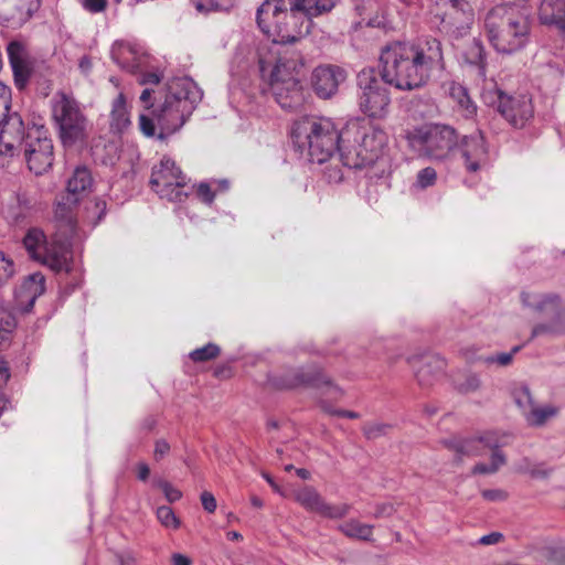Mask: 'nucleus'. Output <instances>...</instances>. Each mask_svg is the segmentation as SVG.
Listing matches in <instances>:
<instances>
[{"instance_id": "f257e3e1", "label": "nucleus", "mask_w": 565, "mask_h": 565, "mask_svg": "<svg viewBox=\"0 0 565 565\" xmlns=\"http://www.w3.org/2000/svg\"><path fill=\"white\" fill-rule=\"evenodd\" d=\"M446 70L443 42L424 35L415 41H393L380 53V70L365 67L356 75L360 110L372 118H383L391 104L390 85L397 90L424 88L436 73Z\"/></svg>"}, {"instance_id": "f03ea898", "label": "nucleus", "mask_w": 565, "mask_h": 565, "mask_svg": "<svg viewBox=\"0 0 565 565\" xmlns=\"http://www.w3.org/2000/svg\"><path fill=\"white\" fill-rule=\"evenodd\" d=\"M202 97V90L190 77L172 78L164 102L153 111L154 119L145 114L139 116L140 131L146 137L164 140L185 124Z\"/></svg>"}, {"instance_id": "7ed1b4c3", "label": "nucleus", "mask_w": 565, "mask_h": 565, "mask_svg": "<svg viewBox=\"0 0 565 565\" xmlns=\"http://www.w3.org/2000/svg\"><path fill=\"white\" fill-rule=\"evenodd\" d=\"M531 11L516 3H502L491 8L484 17L486 35L492 47L501 54H514L530 43Z\"/></svg>"}, {"instance_id": "20e7f679", "label": "nucleus", "mask_w": 565, "mask_h": 565, "mask_svg": "<svg viewBox=\"0 0 565 565\" xmlns=\"http://www.w3.org/2000/svg\"><path fill=\"white\" fill-rule=\"evenodd\" d=\"M344 130L339 132L328 118L305 116L294 122L291 139L309 162L322 164L343 148Z\"/></svg>"}, {"instance_id": "39448f33", "label": "nucleus", "mask_w": 565, "mask_h": 565, "mask_svg": "<svg viewBox=\"0 0 565 565\" xmlns=\"http://www.w3.org/2000/svg\"><path fill=\"white\" fill-rule=\"evenodd\" d=\"M299 4L296 0H265L256 12L259 30L274 43L297 42L307 21Z\"/></svg>"}, {"instance_id": "423d86ee", "label": "nucleus", "mask_w": 565, "mask_h": 565, "mask_svg": "<svg viewBox=\"0 0 565 565\" xmlns=\"http://www.w3.org/2000/svg\"><path fill=\"white\" fill-rule=\"evenodd\" d=\"M386 141V134L382 129L352 122L344 129L339 160L349 169L370 167L379 160Z\"/></svg>"}, {"instance_id": "0eeeda50", "label": "nucleus", "mask_w": 565, "mask_h": 565, "mask_svg": "<svg viewBox=\"0 0 565 565\" xmlns=\"http://www.w3.org/2000/svg\"><path fill=\"white\" fill-rule=\"evenodd\" d=\"M475 21V10L468 0H436L429 11V28L451 42L466 38Z\"/></svg>"}, {"instance_id": "6e6552de", "label": "nucleus", "mask_w": 565, "mask_h": 565, "mask_svg": "<svg viewBox=\"0 0 565 565\" xmlns=\"http://www.w3.org/2000/svg\"><path fill=\"white\" fill-rule=\"evenodd\" d=\"M459 137L458 131L446 124H425L407 136L409 143L420 156L439 162L452 158L459 145Z\"/></svg>"}, {"instance_id": "1a4fd4ad", "label": "nucleus", "mask_w": 565, "mask_h": 565, "mask_svg": "<svg viewBox=\"0 0 565 565\" xmlns=\"http://www.w3.org/2000/svg\"><path fill=\"white\" fill-rule=\"evenodd\" d=\"M302 67L297 60L279 58L270 73L269 89L282 109L295 110L305 103Z\"/></svg>"}, {"instance_id": "9d476101", "label": "nucleus", "mask_w": 565, "mask_h": 565, "mask_svg": "<svg viewBox=\"0 0 565 565\" xmlns=\"http://www.w3.org/2000/svg\"><path fill=\"white\" fill-rule=\"evenodd\" d=\"M52 118L64 147L84 142L88 120L79 103L71 95L58 92L52 98Z\"/></svg>"}, {"instance_id": "9b49d317", "label": "nucleus", "mask_w": 565, "mask_h": 565, "mask_svg": "<svg viewBox=\"0 0 565 565\" xmlns=\"http://www.w3.org/2000/svg\"><path fill=\"white\" fill-rule=\"evenodd\" d=\"M523 307L533 310L540 316L551 317L550 321L536 323L531 332V340L537 337L556 338L565 334V305L554 294L521 292Z\"/></svg>"}, {"instance_id": "f8f14e48", "label": "nucleus", "mask_w": 565, "mask_h": 565, "mask_svg": "<svg viewBox=\"0 0 565 565\" xmlns=\"http://www.w3.org/2000/svg\"><path fill=\"white\" fill-rule=\"evenodd\" d=\"M271 384L279 390H291L299 386L311 387L318 390L322 396L333 401H339L343 396L342 388L320 367L316 366L286 371L280 375L274 376Z\"/></svg>"}, {"instance_id": "ddd939ff", "label": "nucleus", "mask_w": 565, "mask_h": 565, "mask_svg": "<svg viewBox=\"0 0 565 565\" xmlns=\"http://www.w3.org/2000/svg\"><path fill=\"white\" fill-rule=\"evenodd\" d=\"M21 143L24 147V158L30 171L36 175L45 173L53 164V141L49 130L43 126H33L28 129L22 139L14 141V146Z\"/></svg>"}, {"instance_id": "4468645a", "label": "nucleus", "mask_w": 565, "mask_h": 565, "mask_svg": "<svg viewBox=\"0 0 565 565\" xmlns=\"http://www.w3.org/2000/svg\"><path fill=\"white\" fill-rule=\"evenodd\" d=\"M11 88L0 82V154L12 156L14 141L22 139L24 124L19 113L11 111Z\"/></svg>"}, {"instance_id": "2eb2a0df", "label": "nucleus", "mask_w": 565, "mask_h": 565, "mask_svg": "<svg viewBox=\"0 0 565 565\" xmlns=\"http://www.w3.org/2000/svg\"><path fill=\"white\" fill-rule=\"evenodd\" d=\"M498 113L514 128H524L534 117L532 97L527 94L510 95L495 89Z\"/></svg>"}, {"instance_id": "dca6fc26", "label": "nucleus", "mask_w": 565, "mask_h": 565, "mask_svg": "<svg viewBox=\"0 0 565 565\" xmlns=\"http://www.w3.org/2000/svg\"><path fill=\"white\" fill-rule=\"evenodd\" d=\"M457 150L468 173H477L490 166V151L481 130L459 137Z\"/></svg>"}, {"instance_id": "f3484780", "label": "nucleus", "mask_w": 565, "mask_h": 565, "mask_svg": "<svg viewBox=\"0 0 565 565\" xmlns=\"http://www.w3.org/2000/svg\"><path fill=\"white\" fill-rule=\"evenodd\" d=\"M347 79V71L341 66L324 64L317 66L311 75V84L318 97L328 99L337 94L340 84Z\"/></svg>"}, {"instance_id": "a211bd4d", "label": "nucleus", "mask_w": 565, "mask_h": 565, "mask_svg": "<svg viewBox=\"0 0 565 565\" xmlns=\"http://www.w3.org/2000/svg\"><path fill=\"white\" fill-rule=\"evenodd\" d=\"M445 446L456 452V460L461 461L463 457H477L486 452L487 449L498 450L497 438L490 433L471 438H451L444 441Z\"/></svg>"}, {"instance_id": "6ab92c4d", "label": "nucleus", "mask_w": 565, "mask_h": 565, "mask_svg": "<svg viewBox=\"0 0 565 565\" xmlns=\"http://www.w3.org/2000/svg\"><path fill=\"white\" fill-rule=\"evenodd\" d=\"M39 262L57 274L71 271L72 254L68 244L55 237L51 238Z\"/></svg>"}, {"instance_id": "aec40b11", "label": "nucleus", "mask_w": 565, "mask_h": 565, "mask_svg": "<svg viewBox=\"0 0 565 565\" xmlns=\"http://www.w3.org/2000/svg\"><path fill=\"white\" fill-rule=\"evenodd\" d=\"M7 54L15 86L21 89L25 86L31 76L26 45L18 40L10 41L7 45Z\"/></svg>"}, {"instance_id": "412c9836", "label": "nucleus", "mask_w": 565, "mask_h": 565, "mask_svg": "<svg viewBox=\"0 0 565 565\" xmlns=\"http://www.w3.org/2000/svg\"><path fill=\"white\" fill-rule=\"evenodd\" d=\"M185 177L181 169L177 167L175 162L170 158H162L159 166L152 168L150 177V186L158 193V190L171 185L181 178Z\"/></svg>"}, {"instance_id": "4be33fe9", "label": "nucleus", "mask_w": 565, "mask_h": 565, "mask_svg": "<svg viewBox=\"0 0 565 565\" xmlns=\"http://www.w3.org/2000/svg\"><path fill=\"white\" fill-rule=\"evenodd\" d=\"M539 19L542 24L554 25L565 33V0H542Z\"/></svg>"}, {"instance_id": "5701e85b", "label": "nucleus", "mask_w": 565, "mask_h": 565, "mask_svg": "<svg viewBox=\"0 0 565 565\" xmlns=\"http://www.w3.org/2000/svg\"><path fill=\"white\" fill-rule=\"evenodd\" d=\"M463 61L476 67L477 73L481 77H486L487 71V52L480 39H472L462 51Z\"/></svg>"}, {"instance_id": "b1692460", "label": "nucleus", "mask_w": 565, "mask_h": 565, "mask_svg": "<svg viewBox=\"0 0 565 565\" xmlns=\"http://www.w3.org/2000/svg\"><path fill=\"white\" fill-rule=\"evenodd\" d=\"M420 361L423 362V365L416 370V379L419 385L429 386L443 371L445 363L440 358L431 354L422 355Z\"/></svg>"}, {"instance_id": "393cba45", "label": "nucleus", "mask_w": 565, "mask_h": 565, "mask_svg": "<svg viewBox=\"0 0 565 565\" xmlns=\"http://www.w3.org/2000/svg\"><path fill=\"white\" fill-rule=\"evenodd\" d=\"M130 113L127 106L126 97L120 93L111 104L110 128L115 132H122L130 126Z\"/></svg>"}, {"instance_id": "a878e982", "label": "nucleus", "mask_w": 565, "mask_h": 565, "mask_svg": "<svg viewBox=\"0 0 565 565\" xmlns=\"http://www.w3.org/2000/svg\"><path fill=\"white\" fill-rule=\"evenodd\" d=\"M47 243L49 239L45 233L39 227L29 228L23 237L24 248L29 253L30 257L38 262L41 259Z\"/></svg>"}, {"instance_id": "bb28decb", "label": "nucleus", "mask_w": 565, "mask_h": 565, "mask_svg": "<svg viewBox=\"0 0 565 565\" xmlns=\"http://www.w3.org/2000/svg\"><path fill=\"white\" fill-rule=\"evenodd\" d=\"M18 324L12 307L0 305V351L11 342V337Z\"/></svg>"}, {"instance_id": "cd10ccee", "label": "nucleus", "mask_w": 565, "mask_h": 565, "mask_svg": "<svg viewBox=\"0 0 565 565\" xmlns=\"http://www.w3.org/2000/svg\"><path fill=\"white\" fill-rule=\"evenodd\" d=\"M449 96L457 103L462 116L470 118L476 115L477 106L471 100L468 90L459 83L451 82L448 88Z\"/></svg>"}, {"instance_id": "c85d7f7f", "label": "nucleus", "mask_w": 565, "mask_h": 565, "mask_svg": "<svg viewBox=\"0 0 565 565\" xmlns=\"http://www.w3.org/2000/svg\"><path fill=\"white\" fill-rule=\"evenodd\" d=\"M111 60L125 70L136 67V51L131 44L124 41H116L110 50Z\"/></svg>"}, {"instance_id": "c756f323", "label": "nucleus", "mask_w": 565, "mask_h": 565, "mask_svg": "<svg viewBox=\"0 0 565 565\" xmlns=\"http://www.w3.org/2000/svg\"><path fill=\"white\" fill-rule=\"evenodd\" d=\"M21 290L28 294V305L24 311H30L35 300L45 291V277L41 273L29 275L21 285Z\"/></svg>"}, {"instance_id": "7c9ffc66", "label": "nucleus", "mask_w": 565, "mask_h": 565, "mask_svg": "<svg viewBox=\"0 0 565 565\" xmlns=\"http://www.w3.org/2000/svg\"><path fill=\"white\" fill-rule=\"evenodd\" d=\"M92 175L87 168L78 167L74 170L73 175L68 179L66 185V194L79 198V194L87 191L92 186Z\"/></svg>"}, {"instance_id": "2f4dec72", "label": "nucleus", "mask_w": 565, "mask_h": 565, "mask_svg": "<svg viewBox=\"0 0 565 565\" xmlns=\"http://www.w3.org/2000/svg\"><path fill=\"white\" fill-rule=\"evenodd\" d=\"M515 471L522 475H529L532 479H548L554 469L547 467L545 462H533L529 457H523L516 465Z\"/></svg>"}, {"instance_id": "473e14b6", "label": "nucleus", "mask_w": 565, "mask_h": 565, "mask_svg": "<svg viewBox=\"0 0 565 565\" xmlns=\"http://www.w3.org/2000/svg\"><path fill=\"white\" fill-rule=\"evenodd\" d=\"M338 530L349 539L372 541L373 525L361 523L354 519L340 524Z\"/></svg>"}, {"instance_id": "72a5a7b5", "label": "nucleus", "mask_w": 565, "mask_h": 565, "mask_svg": "<svg viewBox=\"0 0 565 565\" xmlns=\"http://www.w3.org/2000/svg\"><path fill=\"white\" fill-rule=\"evenodd\" d=\"M297 502L310 512H320L324 499L320 493L312 487H305L296 493Z\"/></svg>"}, {"instance_id": "f704fd0d", "label": "nucleus", "mask_w": 565, "mask_h": 565, "mask_svg": "<svg viewBox=\"0 0 565 565\" xmlns=\"http://www.w3.org/2000/svg\"><path fill=\"white\" fill-rule=\"evenodd\" d=\"M299 2V8L303 11L306 20L330 12L337 0H296Z\"/></svg>"}, {"instance_id": "c9c22d12", "label": "nucleus", "mask_w": 565, "mask_h": 565, "mask_svg": "<svg viewBox=\"0 0 565 565\" xmlns=\"http://www.w3.org/2000/svg\"><path fill=\"white\" fill-rule=\"evenodd\" d=\"M79 201V198L72 196L68 194L62 195L55 207V218L63 222L71 230L74 227V221L72 215V207L75 206Z\"/></svg>"}, {"instance_id": "e433bc0d", "label": "nucleus", "mask_w": 565, "mask_h": 565, "mask_svg": "<svg viewBox=\"0 0 565 565\" xmlns=\"http://www.w3.org/2000/svg\"><path fill=\"white\" fill-rule=\"evenodd\" d=\"M36 210V200L28 193H17V205L14 207L13 218L17 224L23 222Z\"/></svg>"}, {"instance_id": "4c0bfd02", "label": "nucleus", "mask_w": 565, "mask_h": 565, "mask_svg": "<svg viewBox=\"0 0 565 565\" xmlns=\"http://www.w3.org/2000/svg\"><path fill=\"white\" fill-rule=\"evenodd\" d=\"M557 414V408L554 406L539 407L533 405L529 412H525L524 418L529 426L540 427L543 426L550 418Z\"/></svg>"}, {"instance_id": "58836bf2", "label": "nucleus", "mask_w": 565, "mask_h": 565, "mask_svg": "<svg viewBox=\"0 0 565 565\" xmlns=\"http://www.w3.org/2000/svg\"><path fill=\"white\" fill-rule=\"evenodd\" d=\"M186 186V177L181 178L171 185L158 190V195L162 199H167L170 202H182L189 193L184 191Z\"/></svg>"}, {"instance_id": "ea45409f", "label": "nucleus", "mask_w": 565, "mask_h": 565, "mask_svg": "<svg viewBox=\"0 0 565 565\" xmlns=\"http://www.w3.org/2000/svg\"><path fill=\"white\" fill-rule=\"evenodd\" d=\"M507 462L505 455L500 450H493L491 454V465L479 462L473 466L472 475H491L495 473L501 466Z\"/></svg>"}, {"instance_id": "a19ab883", "label": "nucleus", "mask_w": 565, "mask_h": 565, "mask_svg": "<svg viewBox=\"0 0 565 565\" xmlns=\"http://www.w3.org/2000/svg\"><path fill=\"white\" fill-rule=\"evenodd\" d=\"M220 353H221V348L213 342H209L204 347L198 348V349L191 351L189 354V358L193 362L200 363V362L212 361V360L216 359L220 355Z\"/></svg>"}, {"instance_id": "79ce46f5", "label": "nucleus", "mask_w": 565, "mask_h": 565, "mask_svg": "<svg viewBox=\"0 0 565 565\" xmlns=\"http://www.w3.org/2000/svg\"><path fill=\"white\" fill-rule=\"evenodd\" d=\"M521 350V345H515L510 352H501L480 356L479 360L488 365L497 364L499 366H508L512 363L514 355Z\"/></svg>"}, {"instance_id": "37998d69", "label": "nucleus", "mask_w": 565, "mask_h": 565, "mask_svg": "<svg viewBox=\"0 0 565 565\" xmlns=\"http://www.w3.org/2000/svg\"><path fill=\"white\" fill-rule=\"evenodd\" d=\"M513 399L522 411L523 416L525 415V412H529V409L534 405L531 391L526 385H521L513 391Z\"/></svg>"}, {"instance_id": "c03bdc74", "label": "nucleus", "mask_w": 565, "mask_h": 565, "mask_svg": "<svg viewBox=\"0 0 565 565\" xmlns=\"http://www.w3.org/2000/svg\"><path fill=\"white\" fill-rule=\"evenodd\" d=\"M350 510H351V505L348 503H342V504L335 505V504H329L324 501L322 504V508L319 512V515H321L323 518L332 519V520H338V519H342L345 515H348Z\"/></svg>"}, {"instance_id": "a18cd8bd", "label": "nucleus", "mask_w": 565, "mask_h": 565, "mask_svg": "<svg viewBox=\"0 0 565 565\" xmlns=\"http://www.w3.org/2000/svg\"><path fill=\"white\" fill-rule=\"evenodd\" d=\"M152 484L163 492L164 498L170 503H174L182 498V492L162 478L153 479Z\"/></svg>"}, {"instance_id": "49530a36", "label": "nucleus", "mask_w": 565, "mask_h": 565, "mask_svg": "<svg viewBox=\"0 0 565 565\" xmlns=\"http://www.w3.org/2000/svg\"><path fill=\"white\" fill-rule=\"evenodd\" d=\"M437 181V172L433 167H426L417 172L415 186L425 190L435 185Z\"/></svg>"}, {"instance_id": "de8ad7c7", "label": "nucleus", "mask_w": 565, "mask_h": 565, "mask_svg": "<svg viewBox=\"0 0 565 565\" xmlns=\"http://www.w3.org/2000/svg\"><path fill=\"white\" fill-rule=\"evenodd\" d=\"M392 429V425L385 423H366L362 430L364 436L372 440L385 436Z\"/></svg>"}, {"instance_id": "09e8293b", "label": "nucleus", "mask_w": 565, "mask_h": 565, "mask_svg": "<svg viewBox=\"0 0 565 565\" xmlns=\"http://www.w3.org/2000/svg\"><path fill=\"white\" fill-rule=\"evenodd\" d=\"M157 518L166 527L179 529L180 520L170 507L162 505L157 509Z\"/></svg>"}, {"instance_id": "8fccbe9b", "label": "nucleus", "mask_w": 565, "mask_h": 565, "mask_svg": "<svg viewBox=\"0 0 565 565\" xmlns=\"http://www.w3.org/2000/svg\"><path fill=\"white\" fill-rule=\"evenodd\" d=\"M233 6V0H206L199 1L196 9L199 11H226Z\"/></svg>"}, {"instance_id": "3c124183", "label": "nucleus", "mask_w": 565, "mask_h": 565, "mask_svg": "<svg viewBox=\"0 0 565 565\" xmlns=\"http://www.w3.org/2000/svg\"><path fill=\"white\" fill-rule=\"evenodd\" d=\"M319 405L321 409L331 416L347 417L350 419H356L360 417L359 413L352 411L337 409L334 408L327 398H320Z\"/></svg>"}, {"instance_id": "603ef678", "label": "nucleus", "mask_w": 565, "mask_h": 565, "mask_svg": "<svg viewBox=\"0 0 565 565\" xmlns=\"http://www.w3.org/2000/svg\"><path fill=\"white\" fill-rule=\"evenodd\" d=\"M14 274V264L0 250V285L7 282Z\"/></svg>"}, {"instance_id": "864d4df0", "label": "nucleus", "mask_w": 565, "mask_h": 565, "mask_svg": "<svg viewBox=\"0 0 565 565\" xmlns=\"http://www.w3.org/2000/svg\"><path fill=\"white\" fill-rule=\"evenodd\" d=\"M196 195L205 204L211 205L215 199V192L212 190L211 184L201 182L196 185Z\"/></svg>"}, {"instance_id": "5fc2aeb1", "label": "nucleus", "mask_w": 565, "mask_h": 565, "mask_svg": "<svg viewBox=\"0 0 565 565\" xmlns=\"http://www.w3.org/2000/svg\"><path fill=\"white\" fill-rule=\"evenodd\" d=\"M481 387V380L477 374H469L459 385V391L463 394L472 393Z\"/></svg>"}, {"instance_id": "6e6d98bb", "label": "nucleus", "mask_w": 565, "mask_h": 565, "mask_svg": "<svg viewBox=\"0 0 565 565\" xmlns=\"http://www.w3.org/2000/svg\"><path fill=\"white\" fill-rule=\"evenodd\" d=\"M201 504L207 513H214L217 503L214 494L210 491H203L200 495Z\"/></svg>"}, {"instance_id": "4d7b16f0", "label": "nucleus", "mask_w": 565, "mask_h": 565, "mask_svg": "<svg viewBox=\"0 0 565 565\" xmlns=\"http://www.w3.org/2000/svg\"><path fill=\"white\" fill-rule=\"evenodd\" d=\"M82 4L90 13H100L107 8V0H82Z\"/></svg>"}, {"instance_id": "13d9d810", "label": "nucleus", "mask_w": 565, "mask_h": 565, "mask_svg": "<svg viewBox=\"0 0 565 565\" xmlns=\"http://www.w3.org/2000/svg\"><path fill=\"white\" fill-rule=\"evenodd\" d=\"M170 444L166 439H158L154 444L153 458L160 461L170 452Z\"/></svg>"}, {"instance_id": "bf43d9fd", "label": "nucleus", "mask_w": 565, "mask_h": 565, "mask_svg": "<svg viewBox=\"0 0 565 565\" xmlns=\"http://www.w3.org/2000/svg\"><path fill=\"white\" fill-rule=\"evenodd\" d=\"M548 557L551 561L565 565V546L556 545L547 548Z\"/></svg>"}, {"instance_id": "052dcab7", "label": "nucleus", "mask_w": 565, "mask_h": 565, "mask_svg": "<svg viewBox=\"0 0 565 565\" xmlns=\"http://www.w3.org/2000/svg\"><path fill=\"white\" fill-rule=\"evenodd\" d=\"M324 177L329 183H340L343 180V171L338 166H330L324 171Z\"/></svg>"}, {"instance_id": "680f3d73", "label": "nucleus", "mask_w": 565, "mask_h": 565, "mask_svg": "<svg viewBox=\"0 0 565 565\" xmlns=\"http://www.w3.org/2000/svg\"><path fill=\"white\" fill-rule=\"evenodd\" d=\"M481 494L488 501H503L508 498V493L501 489H487Z\"/></svg>"}, {"instance_id": "e2e57ef3", "label": "nucleus", "mask_w": 565, "mask_h": 565, "mask_svg": "<svg viewBox=\"0 0 565 565\" xmlns=\"http://www.w3.org/2000/svg\"><path fill=\"white\" fill-rule=\"evenodd\" d=\"M503 539L502 533L492 532L490 534L483 535L479 539L478 543L481 545H492L499 543Z\"/></svg>"}, {"instance_id": "0e129e2a", "label": "nucleus", "mask_w": 565, "mask_h": 565, "mask_svg": "<svg viewBox=\"0 0 565 565\" xmlns=\"http://www.w3.org/2000/svg\"><path fill=\"white\" fill-rule=\"evenodd\" d=\"M394 513V507L390 503H383L376 507L374 516L376 519L387 518Z\"/></svg>"}, {"instance_id": "69168bd1", "label": "nucleus", "mask_w": 565, "mask_h": 565, "mask_svg": "<svg viewBox=\"0 0 565 565\" xmlns=\"http://www.w3.org/2000/svg\"><path fill=\"white\" fill-rule=\"evenodd\" d=\"M213 374L217 379H227V377H231V375H232V369L227 364L217 365L214 369Z\"/></svg>"}, {"instance_id": "338daca9", "label": "nucleus", "mask_w": 565, "mask_h": 565, "mask_svg": "<svg viewBox=\"0 0 565 565\" xmlns=\"http://www.w3.org/2000/svg\"><path fill=\"white\" fill-rule=\"evenodd\" d=\"M140 83L142 85H146V84H153V85H157L160 83V76L159 74L157 73H153V72H148V73H145L141 77V81Z\"/></svg>"}, {"instance_id": "774afa93", "label": "nucleus", "mask_w": 565, "mask_h": 565, "mask_svg": "<svg viewBox=\"0 0 565 565\" xmlns=\"http://www.w3.org/2000/svg\"><path fill=\"white\" fill-rule=\"evenodd\" d=\"M171 562H172V565H191L192 564V561L190 559V557H188L183 554H180V553L172 554Z\"/></svg>"}]
</instances>
